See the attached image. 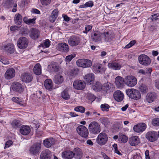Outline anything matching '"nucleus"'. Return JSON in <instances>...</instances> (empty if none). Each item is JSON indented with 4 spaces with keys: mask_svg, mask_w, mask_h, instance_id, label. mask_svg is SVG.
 <instances>
[{
    "mask_svg": "<svg viewBox=\"0 0 159 159\" xmlns=\"http://www.w3.org/2000/svg\"><path fill=\"white\" fill-rule=\"evenodd\" d=\"M126 95L131 99L134 100L140 99L141 97L139 90L134 88L127 89L125 91Z\"/></svg>",
    "mask_w": 159,
    "mask_h": 159,
    "instance_id": "nucleus-1",
    "label": "nucleus"
},
{
    "mask_svg": "<svg viewBox=\"0 0 159 159\" xmlns=\"http://www.w3.org/2000/svg\"><path fill=\"white\" fill-rule=\"evenodd\" d=\"M89 129L90 132L94 134L99 133L101 131L100 126L97 122L93 121L89 124Z\"/></svg>",
    "mask_w": 159,
    "mask_h": 159,
    "instance_id": "nucleus-2",
    "label": "nucleus"
},
{
    "mask_svg": "<svg viewBox=\"0 0 159 159\" xmlns=\"http://www.w3.org/2000/svg\"><path fill=\"white\" fill-rule=\"evenodd\" d=\"M137 83V79L134 76L128 75L125 77V84L129 87H133Z\"/></svg>",
    "mask_w": 159,
    "mask_h": 159,
    "instance_id": "nucleus-3",
    "label": "nucleus"
},
{
    "mask_svg": "<svg viewBox=\"0 0 159 159\" xmlns=\"http://www.w3.org/2000/svg\"><path fill=\"white\" fill-rule=\"evenodd\" d=\"M108 137L105 133L102 132L100 133L96 139V142L100 146L105 145L108 141Z\"/></svg>",
    "mask_w": 159,
    "mask_h": 159,
    "instance_id": "nucleus-4",
    "label": "nucleus"
},
{
    "mask_svg": "<svg viewBox=\"0 0 159 159\" xmlns=\"http://www.w3.org/2000/svg\"><path fill=\"white\" fill-rule=\"evenodd\" d=\"M78 133L82 137L86 138L89 135V131L85 126L82 125L79 126L76 129Z\"/></svg>",
    "mask_w": 159,
    "mask_h": 159,
    "instance_id": "nucleus-5",
    "label": "nucleus"
},
{
    "mask_svg": "<svg viewBox=\"0 0 159 159\" xmlns=\"http://www.w3.org/2000/svg\"><path fill=\"white\" fill-rule=\"evenodd\" d=\"M80 39L79 36L73 35L71 36L68 40V43L72 46L77 45L80 43Z\"/></svg>",
    "mask_w": 159,
    "mask_h": 159,
    "instance_id": "nucleus-6",
    "label": "nucleus"
},
{
    "mask_svg": "<svg viewBox=\"0 0 159 159\" xmlns=\"http://www.w3.org/2000/svg\"><path fill=\"white\" fill-rule=\"evenodd\" d=\"M28 39L25 37L20 38L17 41V46L19 48L21 49L25 48L28 45Z\"/></svg>",
    "mask_w": 159,
    "mask_h": 159,
    "instance_id": "nucleus-7",
    "label": "nucleus"
},
{
    "mask_svg": "<svg viewBox=\"0 0 159 159\" xmlns=\"http://www.w3.org/2000/svg\"><path fill=\"white\" fill-rule=\"evenodd\" d=\"M139 63L143 65H148L151 62V60L149 57L145 55H141L138 58Z\"/></svg>",
    "mask_w": 159,
    "mask_h": 159,
    "instance_id": "nucleus-8",
    "label": "nucleus"
},
{
    "mask_svg": "<svg viewBox=\"0 0 159 159\" xmlns=\"http://www.w3.org/2000/svg\"><path fill=\"white\" fill-rule=\"evenodd\" d=\"M74 88L78 90H82L85 87V84L83 81L80 80H76L73 83Z\"/></svg>",
    "mask_w": 159,
    "mask_h": 159,
    "instance_id": "nucleus-9",
    "label": "nucleus"
},
{
    "mask_svg": "<svg viewBox=\"0 0 159 159\" xmlns=\"http://www.w3.org/2000/svg\"><path fill=\"white\" fill-rule=\"evenodd\" d=\"M146 125L144 123H140L134 125L133 128L134 131L136 132L142 133L146 128Z\"/></svg>",
    "mask_w": 159,
    "mask_h": 159,
    "instance_id": "nucleus-10",
    "label": "nucleus"
},
{
    "mask_svg": "<svg viewBox=\"0 0 159 159\" xmlns=\"http://www.w3.org/2000/svg\"><path fill=\"white\" fill-rule=\"evenodd\" d=\"M113 85L109 82L105 83L103 86H102V90L107 93H111L114 90Z\"/></svg>",
    "mask_w": 159,
    "mask_h": 159,
    "instance_id": "nucleus-11",
    "label": "nucleus"
},
{
    "mask_svg": "<svg viewBox=\"0 0 159 159\" xmlns=\"http://www.w3.org/2000/svg\"><path fill=\"white\" fill-rule=\"evenodd\" d=\"M146 138L150 142H153L156 140L157 139V134L154 131L148 132L146 134Z\"/></svg>",
    "mask_w": 159,
    "mask_h": 159,
    "instance_id": "nucleus-12",
    "label": "nucleus"
},
{
    "mask_svg": "<svg viewBox=\"0 0 159 159\" xmlns=\"http://www.w3.org/2000/svg\"><path fill=\"white\" fill-rule=\"evenodd\" d=\"M115 82L116 87L121 89L123 87L125 84V78L124 79L120 76H118L115 78Z\"/></svg>",
    "mask_w": 159,
    "mask_h": 159,
    "instance_id": "nucleus-13",
    "label": "nucleus"
},
{
    "mask_svg": "<svg viewBox=\"0 0 159 159\" xmlns=\"http://www.w3.org/2000/svg\"><path fill=\"white\" fill-rule=\"evenodd\" d=\"M124 97V93L120 90H117L114 93V98L117 102L122 101L123 100Z\"/></svg>",
    "mask_w": 159,
    "mask_h": 159,
    "instance_id": "nucleus-14",
    "label": "nucleus"
},
{
    "mask_svg": "<svg viewBox=\"0 0 159 159\" xmlns=\"http://www.w3.org/2000/svg\"><path fill=\"white\" fill-rule=\"evenodd\" d=\"M15 70L13 68H10L7 70L4 76L6 79L10 80L15 76Z\"/></svg>",
    "mask_w": 159,
    "mask_h": 159,
    "instance_id": "nucleus-15",
    "label": "nucleus"
},
{
    "mask_svg": "<svg viewBox=\"0 0 159 159\" xmlns=\"http://www.w3.org/2000/svg\"><path fill=\"white\" fill-rule=\"evenodd\" d=\"M11 88L13 91L19 93L22 92L24 90L22 85L17 82L13 83L11 85Z\"/></svg>",
    "mask_w": 159,
    "mask_h": 159,
    "instance_id": "nucleus-16",
    "label": "nucleus"
},
{
    "mask_svg": "<svg viewBox=\"0 0 159 159\" xmlns=\"http://www.w3.org/2000/svg\"><path fill=\"white\" fill-rule=\"evenodd\" d=\"M21 79L22 81L29 83L31 82L33 79L30 73H24L21 76Z\"/></svg>",
    "mask_w": 159,
    "mask_h": 159,
    "instance_id": "nucleus-17",
    "label": "nucleus"
},
{
    "mask_svg": "<svg viewBox=\"0 0 159 159\" xmlns=\"http://www.w3.org/2000/svg\"><path fill=\"white\" fill-rule=\"evenodd\" d=\"M107 66L109 68L115 70H119L121 67V65L116 61L109 63L108 64Z\"/></svg>",
    "mask_w": 159,
    "mask_h": 159,
    "instance_id": "nucleus-18",
    "label": "nucleus"
},
{
    "mask_svg": "<svg viewBox=\"0 0 159 159\" xmlns=\"http://www.w3.org/2000/svg\"><path fill=\"white\" fill-rule=\"evenodd\" d=\"M91 38L95 42L100 41L102 38V33L99 31L95 32L91 34Z\"/></svg>",
    "mask_w": 159,
    "mask_h": 159,
    "instance_id": "nucleus-19",
    "label": "nucleus"
},
{
    "mask_svg": "<svg viewBox=\"0 0 159 159\" xmlns=\"http://www.w3.org/2000/svg\"><path fill=\"white\" fill-rule=\"evenodd\" d=\"M45 88L49 91H51L54 89L52 81L49 79L45 80L44 83Z\"/></svg>",
    "mask_w": 159,
    "mask_h": 159,
    "instance_id": "nucleus-20",
    "label": "nucleus"
},
{
    "mask_svg": "<svg viewBox=\"0 0 159 159\" xmlns=\"http://www.w3.org/2000/svg\"><path fill=\"white\" fill-rule=\"evenodd\" d=\"M84 79L87 84H91L94 80V75L92 73L88 74L85 75Z\"/></svg>",
    "mask_w": 159,
    "mask_h": 159,
    "instance_id": "nucleus-21",
    "label": "nucleus"
},
{
    "mask_svg": "<svg viewBox=\"0 0 159 159\" xmlns=\"http://www.w3.org/2000/svg\"><path fill=\"white\" fill-rule=\"evenodd\" d=\"M40 143H35L31 147L30 151L31 153L33 154H36L38 153L40 149Z\"/></svg>",
    "mask_w": 159,
    "mask_h": 159,
    "instance_id": "nucleus-22",
    "label": "nucleus"
},
{
    "mask_svg": "<svg viewBox=\"0 0 159 159\" xmlns=\"http://www.w3.org/2000/svg\"><path fill=\"white\" fill-rule=\"evenodd\" d=\"M139 143V139L137 136L132 137L129 139V143L132 146H135L137 145Z\"/></svg>",
    "mask_w": 159,
    "mask_h": 159,
    "instance_id": "nucleus-23",
    "label": "nucleus"
},
{
    "mask_svg": "<svg viewBox=\"0 0 159 159\" xmlns=\"http://www.w3.org/2000/svg\"><path fill=\"white\" fill-rule=\"evenodd\" d=\"M51 152L48 149H46L43 151L41 154V159H50Z\"/></svg>",
    "mask_w": 159,
    "mask_h": 159,
    "instance_id": "nucleus-24",
    "label": "nucleus"
},
{
    "mask_svg": "<svg viewBox=\"0 0 159 159\" xmlns=\"http://www.w3.org/2000/svg\"><path fill=\"white\" fill-rule=\"evenodd\" d=\"M39 31L35 29H31L30 31V36L33 39H37L39 35Z\"/></svg>",
    "mask_w": 159,
    "mask_h": 159,
    "instance_id": "nucleus-25",
    "label": "nucleus"
},
{
    "mask_svg": "<svg viewBox=\"0 0 159 159\" xmlns=\"http://www.w3.org/2000/svg\"><path fill=\"white\" fill-rule=\"evenodd\" d=\"M4 49L8 54H12L14 53L15 50L14 46L12 44L9 43L4 46Z\"/></svg>",
    "mask_w": 159,
    "mask_h": 159,
    "instance_id": "nucleus-26",
    "label": "nucleus"
},
{
    "mask_svg": "<svg viewBox=\"0 0 159 159\" xmlns=\"http://www.w3.org/2000/svg\"><path fill=\"white\" fill-rule=\"evenodd\" d=\"M156 94L153 92H149L147 93L146 99L147 102L149 103L153 102L156 98Z\"/></svg>",
    "mask_w": 159,
    "mask_h": 159,
    "instance_id": "nucleus-27",
    "label": "nucleus"
},
{
    "mask_svg": "<svg viewBox=\"0 0 159 159\" xmlns=\"http://www.w3.org/2000/svg\"><path fill=\"white\" fill-rule=\"evenodd\" d=\"M30 131V127L27 125H23L21 126L20 129V132L23 135L28 134Z\"/></svg>",
    "mask_w": 159,
    "mask_h": 159,
    "instance_id": "nucleus-28",
    "label": "nucleus"
},
{
    "mask_svg": "<svg viewBox=\"0 0 159 159\" xmlns=\"http://www.w3.org/2000/svg\"><path fill=\"white\" fill-rule=\"evenodd\" d=\"M73 156V152L70 151H66L62 153V158L65 159H71Z\"/></svg>",
    "mask_w": 159,
    "mask_h": 159,
    "instance_id": "nucleus-29",
    "label": "nucleus"
},
{
    "mask_svg": "<svg viewBox=\"0 0 159 159\" xmlns=\"http://www.w3.org/2000/svg\"><path fill=\"white\" fill-rule=\"evenodd\" d=\"M57 48L59 50L62 52H68L69 48L67 44L65 43H61L58 44Z\"/></svg>",
    "mask_w": 159,
    "mask_h": 159,
    "instance_id": "nucleus-30",
    "label": "nucleus"
},
{
    "mask_svg": "<svg viewBox=\"0 0 159 159\" xmlns=\"http://www.w3.org/2000/svg\"><path fill=\"white\" fill-rule=\"evenodd\" d=\"M64 80V78L60 74H58L54 76V82L56 84H60L63 82Z\"/></svg>",
    "mask_w": 159,
    "mask_h": 159,
    "instance_id": "nucleus-31",
    "label": "nucleus"
},
{
    "mask_svg": "<svg viewBox=\"0 0 159 159\" xmlns=\"http://www.w3.org/2000/svg\"><path fill=\"white\" fill-rule=\"evenodd\" d=\"M102 38L105 41H110L113 38V36L110 33L107 32L102 34Z\"/></svg>",
    "mask_w": 159,
    "mask_h": 159,
    "instance_id": "nucleus-32",
    "label": "nucleus"
},
{
    "mask_svg": "<svg viewBox=\"0 0 159 159\" xmlns=\"http://www.w3.org/2000/svg\"><path fill=\"white\" fill-rule=\"evenodd\" d=\"M74 156L77 159H80L82 156V153L80 149L79 148H75L74 149Z\"/></svg>",
    "mask_w": 159,
    "mask_h": 159,
    "instance_id": "nucleus-33",
    "label": "nucleus"
},
{
    "mask_svg": "<svg viewBox=\"0 0 159 159\" xmlns=\"http://www.w3.org/2000/svg\"><path fill=\"white\" fill-rule=\"evenodd\" d=\"M54 140L53 138L46 139L43 141V144L46 147L49 148L54 143Z\"/></svg>",
    "mask_w": 159,
    "mask_h": 159,
    "instance_id": "nucleus-34",
    "label": "nucleus"
},
{
    "mask_svg": "<svg viewBox=\"0 0 159 159\" xmlns=\"http://www.w3.org/2000/svg\"><path fill=\"white\" fill-rule=\"evenodd\" d=\"M61 97L65 100H68L70 98V95L67 89H66L62 91L61 93Z\"/></svg>",
    "mask_w": 159,
    "mask_h": 159,
    "instance_id": "nucleus-35",
    "label": "nucleus"
},
{
    "mask_svg": "<svg viewBox=\"0 0 159 159\" xmlns=\"http://www.w3.org/2000/svg\"><path fill=\"white\" fill-rule=\"evenodd\" d=\"M92 88L95 91H99L102 90V85L100 82H97L93 85Z\"/></svg>",
    "mask_w": 159,
    "mask_h": 159,
    "instance_id": "nucleus-36",
    "label": "nucleus"
},
{
    "mask_svg": "<svg viewBox=\"0 0 159 159\" xmlns=\"http://www.w3.org/2000/svg\"><path fill=\"white\" fill-rule=\"evenodd\" d=\"M34 73L37 75H39L41 73V65L39 63L37 64L34 68Z\"/></svg>",
    "mask_w": 159,
    "mask_h": 159,
    "instance_id": "nucleus-37",
    "label": "nucleus"
},
{
    "mask_svg": "<svg viewBox=\"0 0 159 159\" xmlns=\"http://www.w3.org/2000/svg\"><path fill=\"white\" fill-rule=\"evenodd\" d=\"M14 20L16 24L20 25L21 24L22 22V16L19 13H17L15 15Z\"/></svg>",
    "mask_w": 159,
    "mask_h": 159,
    "instance_id": "nucleus-38",
    "label": "nucleus"
},
{
    "mask_svg": "<svg viewBox=\"0 0 159 159\" xmlns=\"http://www.w3.org/2000/svg\"><path fill=\"white\" fill-rule=\"evenodd\" d=\"M12 100L17 104H19L20 105L23 106L25 105V104L24 102L22 99L19 98L18 97H14L12 98Z\"/></svg>",
    "mask_w": 159,
    "mask_h": 159,
    "instance_id": "nucleus-39",
    "label": "nucleus"
},
{
    "mask_svg": "<svg viewBox=\"0 0 159 159\" xmlns=\"http://www.w3.org/2000/svg\"><path fill=\"white\" fill-rule=\"evenodd\" d=\"M36 18L34 17L32 19H28L26 17H25L23 18V20L24 22L27 24L30 25L31 24H35V20Z\"/></svg>",
    "mask_w": 159,
    "mask_h": 159,
    "instance_id": "nucleus-40",
    "label": "nucleus"
},
{
    "mask_svg": "<svg viewBox=\"0 0 159 159\" xmlns=\"http://www.w3.org/2000/svg\"><path fill=\"white\" fill-rule=\"evenodd\" d=\"M100 64L98 63H96L93 64V66L92 67V69L94 72L95 73H98V71L100 69Z\"/></svg>",
    "mask_w": 159,
    "mask_h": 159,
    "instance_id": "nucleus-41",
    "label": "nucleus"
},
{
    "mask_svg": "<svg viewBox=\"0 0 159 159\" xmlns=\"http://www.w3.org/2000/svg\"><path fill=\"white\" fill-rule=\"evenodd\" d=\"M139 89L143 93H145L148 91V88L146 85L142 84L139 87Z\"/></svg>",
    "mask_w": 159,
    "mask_h": 159,
    "instance_id": "nucleus-42",
    "label": "nucleus"
},
{
    "mask_svg": "<svg viewBox=\"0 0 159 159\" xmlns=\"http://www.w3.org/2000/svg\"><path fill=\"white\" fill-rule=\"evenodd\" d=\"M84 59H80L77 61L76 64L79 67L84 68Z\"/></svg>",
    "mask_w": 159,
    "mask_h": 159,
    "instance_id": "nucleus-43",
    "label": "nucleus"
},
{
    "mask_svg": "<svg viewBox=\"0 0 159 159\" xmlns=\"http://www.w3.org/2000/svg\"><path fill=\"white\" fill-rule=\"evenodd\" d=\"M84 68L89 67L92 66V62L91 61L88 59H84Z\"/></svg>",
    "mask_w": 159,
    "mask_h": 159,
    "instance_id": "nucleus-44",
    "label": "nucleus"
},
{
    "mask_svg": "<svg viewBox=\"0 0 159 159\" xmlns=\"http://www.w3.org/2000/svg\"><path fill=\"white\" fill-rule=\"evenodd\" d=\"M100 107L102 111H108L110 108V106L107 104L105 103L101 105Z\"/></svg>",
    "mask_w": 159,
    "mask_h": 159,
    "instance_id": "nucleus-45",
    "label": "nucleus"
},
{
    "mask_svg": "<svg viewBox=\"0 0 159 159\" xmlns=\"http://www.w3.org/2000/svg\"><path fill=\"white\" fill-rule=\"evenodd\" d=\"M75 111L79 112L82 113H83L85 111V108L82 106H79L76 107L75 109Z\"/></svg>",
    "mask_w": 159,
    "mask_h": 159,
    "instance_id": "nucleus-46",
    "label": "nucleus"
},
{
    "mask_svg": "<svg viewBox=\"0 0 159 159\" xmlns=\"http://www.w3.org/2000/svg\"><path fill=\"white\" fill-rule=\"evenodd\" d=\"M76 56V55L75 53H73L70 54L66 57V62H70L72 59Z\"/></svg>",
    "mask_w": 159,
    "mask_h": 159,
    "instance_id": "nucleus-47",
    "label": "nucleus"
},
{
    "mask_svg": "<svg viewBox=\"0 0 159 159\" xmlns=\"http://www.w3.org/2000/svg\"><path fill=\"white\" fill-rule=\"evenodd\" d=\"M119 140L122 143H125L127 142L128 138L126 136L123 134L120 136Z\"/></svg>",
    "mask_w": 159,
    "mask_h": 159,
    "instance_id": "nucleus-48",
    "label": "nucleus"
},
{
    "mask_svg": "<svg viewBox=\"0 0 159 159\" xmlns=\"http://www.w3.org/2000/svg\"><path fill=\"white\" fill-rule=\"evenodd\" d=\"M50 44V43L49 40L48 39H47L41 45L42 47L46 48L49 47Z\"/></svg>",
    "mask_w": 159,
    "mask_h": 159,
    "instance_id": "nucleus-49",
    "label": "nucleus"
},
{
    "mask_svg": "<svg viewBox=\"0 0 159 159\" xmlns=\"http://www.w3.org/2000/svg\"><path fill=\"white\" fill-rule=\"evenodd\" d=\"M152 124L155 126H159V118H155L153 119L152 121Z\"/></svg>",
    "mask_w": 159,
    "mask_h": 159,
    "instance_id": "nucleus-50",
    "label": "nucleus"
},
{
    "mask_svg": "<svg viewBox=\"0 0 159 159\" xmlns=\"http://www.w3.org/2000/svg\"><path fill=\"white\" fill-rule=\"evenodd\" d=\"M107 68L106 67L102 66V65L101 64L100 66V69H99V72H98V73H100L102 74L105 72Z\"/></svg>",
    "mask_w": 159,
    "mask_h": 159,
    "instance_id": "nucleus-51",
    "label": "nucleus"
},
{
    "mask_svg": "<svg viewBox=\"0 0 159 159\" xmlns=\"http://www.w3.org/2000/svg\"><path fill=\"white\" fill-rule=\"evenodd\" d=\"M92 28V26L90 25H86L85 27V30L83 31V33L87 34V33L91 30Z\"/></svg>",
    "mask_w": 159,
    "mask_h": 159,
    "instance_id": "nucleus-52",
    "label": "nucleus"
},
{
    "mask_svg": "<svg viewBox=\"0 0 159 159\" xmlns=\"http://www.w3.org/2000/svg\"><path fill=\"white\" fill-rule=\"evenodd\" d=\"M0 61L5 65H7L10 63L9 61L7 60L5 58L2 57H0Z\"/></svg>",
    "mask_w": 159,
    "mask_h": 159,
    "instance_id": "nucleus-53",
    "label": "nucleus"
},
{
    "mask_svg": "<svg viewBox=\"0 0 159 159\" xmlns=\"http://www.w3.org/2000/svg\"><path fill=\"white\" fill-rule=\"evenodd\" d=\"M13 142L11 140H9L7 141L5 144V146L4 147V149H6L10 147L11 145H12Z\"/></svg>",
    "mask_w": 159,
    "mask_h": 159,
    "instance_id": "nucleus-54",
    "label": "nucleus"
},
{
    "mask_svg": "<svg viewBox=\"0 0 159 159\" xmlns=\"http://www.w3.org/2000/svg\"><path fill=\"white\" fill-rule=\"evenodd\" d=\"M136 43V41L135 40H133L131 41L130 43L127 44L125 47L126 48H129L133 46Z\"/></svg>",
    "mask_w": 159,
    "mask_h": 159,
    "instance_id": "nucleus-55",
    "label": "nucleus"
},
{
    "mask_svg": "<svg viewBox=\"0 0 159 159\" xmlns=\"http://www.w3.org/2000/svg\"><path fill=\"white\" fill-rule=\"evenodd\" d=\"M58 10L57 9H55L52 12L51 15L53 17L57 18L58 16Z\"/></svg>",
    "mask_w": 159,
    "mask_h": 159,
    "instance_id": "nucleus-56",
    "label": "nucleus"
},
{
    "mask_svg": "<svg viewBox=\"0 0 159 159\" xmlns=\"http://www.w3.org/2000/svg\"><path fill=\"white\" fill-rule=\"evenodd\" d=\"M51 0H40L42 4L44 6H46L51 2Z\"/></svg>",
    "mask_w": 159,
    "mask_h": 159,
    "instance_id": "nucleus-57",
    "label": "nucleus"
},
{
    "mask_svg": "<svg viewBox=\"0 0 159 159\" xmlns=\"http://www.w3.org/2000/svg\"><path fill=\"white\" fill-rule=\"evenodd\" d=\"M87 96L89 99L92 101H93L95 99V96L93 94L91 93H88Z\"/></svg>",
    "mask_w": 159,
    "mask_h": 159,
    "instance_id": "nucleus-58",
    "label": "nucleus"
},
{
    "mask_svg": "<svg viewBox=\"0 0 159 159\" xmlns=\"http://www.w3.org/2000/svg\"><path fill=\"white\" fill-rule=\"evenodd\" d=\"M101 120V123L105 126L108 123V120L107 118H102Z\"/></svg>",
    "mask_w": 159,
    "mask_h": 159,
    "instance_id": "nucleus-59",
    "label": "nucleus"
},
{
    "mask_svg": "<svg viewBox=\"0 0 159 159\" xmlns=\"http://www.w3.org/2000/svg\"><path fill=\"white\" fill-rule=\"evenodd\" d=\"M86 7H92L93 6V1H89L87 2H86L85 3Z\"/></svg>",
    "mask_w": 159,
    "mask_h": 159,
    "instance_id": "nucleus-60",
    "label": "nucleus"
},
{
    "mask_svg": "<svg viewBox=\"0 0 159 159\" xmlns=\"http://www.w3.org/2000/svg\"><path fill=\"white\" fill-rule=\"evenodd\" d=\"M152 71V69L150 68H147L145 69V75L147 74L148 75H150Z\"/></svg>",
    "mask_w": 159,
    "mask_h": 159,
    "instance_id": "nucleus-61",
    "label": "nucleus"
},
{
    "mask_svg": "<svg viewBox=\"0 0 159 159\" xmlns=\"http://www.w3.org/2000/svg\"><path fill=\"white\" fill-rule=\"evenodd\" d=\"M52 68V69H51L52 71H57L58 70V67L56 65L53 64L51 66Z\"/></svg>",
    "mask_w": 159,
    "mask_h": 159,
    "instance_id": "nucleus-62",
    "label": "nucleus"
},
{
    "mask_svg": "<svg viewBox=\"0 0 159 159\" xmlns=\"http://www.w3.org/2000/svg\"><path fill=\"white\" fill-rule=\"evenodd\" d=\"M20 123V121L19 120H13L12 123V125L15 127L19 125Z\"/></svg>",
    "mask_w": 159,
    "mask_h": 159,
    "instance_id": "nucleus-63",
    "label": "nucleus"
},
{
    "mask_svg": "<svg viewBox=\"0 0 159 159\" xmlns=\"http://www.w3.org/2000/svg\"><path fill=\"white\" fill-rule=\"evenodd\" d=\"M133 159H142V157L139 153H136L133 157Z\"/></svg>",
    "mask_w": 159,
    "mask_h": 159,
    "instance_id": "nucleus-64",
    "label": "nucleus"
}]
</instances>
